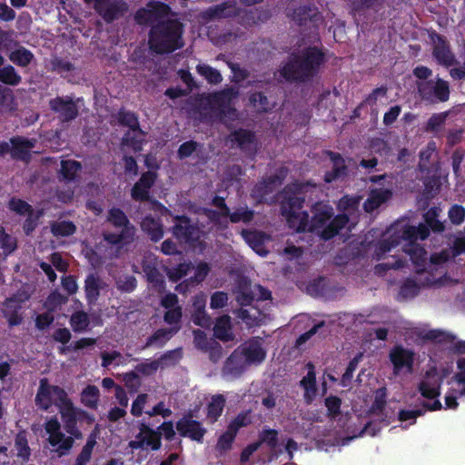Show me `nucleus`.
Wrapping results in <instances>:
<instances>
[{"label":"nucleus","instance_id":"obj_1","mask_svg":"<svg viewBox=\"0 0 465 465\" xmlns=\"http://www.w3.org/2000/svg\"><path fill=\"white\" fill-rule=\"evenodd\" d=\"M325 54L317 46H308L292 54L280 69L281 76L288 83L304 84L318 75Z\"/></svg>","mask_w":465,"mask_h":465},{"label":"nucleus","instance_id":"obj_2","mask_svg":"<svg viewBox=\"0 0 465 465\" xmlns=\"http://www.w3.org/2000/svg\"><path fill=\"white\" fill-rule=\"evenodd\" d=\"M183 24L177 18L167 17L150 28L148 45L156 54H172L184 45Z\"/></svg>","mask_w":465,"mask_h":465},{"label":"nucleus","instance_id":"obj_3","mask_svg":"<svg viewBox=\"0 0 465 465\" xmlns=\"http://www.w3.org/2000/svg\"><path fill=\"white\" fill-rule=\"evenodd\" d=\"M309 186L315 187V184L307 183H293L283 190V199L281 204L282 216L285 217L289 226L297 232H306L309 213L305 211L300 212L304 204L305 196Z\"/></svg>","mask_w":465,"mask_h":465},{"label":"nucleus","instance_id":"obj_4","mask_svg":"<svg viewBox=\"0 0 465 465\" xmlns=\"http://www.w3.org/2000/svg\"><path fill=\"white\" fill-rule=\"evenodd\" d=\"M312 216L308 219L306 231L318 232L320 229V236L324 241L334 238L340 231L346 226L349 217L345 213H340L333 217V208L322 202L315 203L312 207Z\"/></svg>","mask_w":465,"mask_h":465},{"label":"nucleus","instance_id":"obj_5","mask_svg":"<svg viewBox=\"0 0 465 465\" xmlns=\"http://www.w3.org/2000/svg\"><path fill=\"white\" fill-rule=\"evenodd\" d=\"M46 433L49 435L48 442L52 447H56V452L59 457L67 454L73 448L74 439L81 440L83 433L76 428L70 434L65 436L61 430V424L56 416L48 419L44 425Z\"/></svg>","mask_w":465,"mask_h":465},{"label":"nucleus","instance_id":"obj_6","mask_svg":"<svg viewBox=\"0 0 465 465\" xmlns=\"http://www.w3.org/2000/svg\"><path fill=\"white\" fill-rule=\"evenodd\" d=\"M158 173L154 171L143 172L139 180L131 189V198L139 203L150 202L162 214L170 213V211L156 199L151 198V189L154 186Z\"/></svg>","mask_w":465,"mask_h":465},{"label":"nucleus","instance_id":"obj_7","mask_svg":"<svg viewBox=\"0 0 465 465\" xmlns=\"http://www.w3.org/2000/svg\"><path fill=\"white\" fill-rule=\"evenodd\" d=\"M171 13V7L160 1H149L144 7L139 8L134 14V21L139 25L151 27L159 21H163Z\"/></svg>","mask_w":465,"mask_h":465},{"label":"nucleus","instance_id":"obj_8","mask_svg":"<svg viewBox=\"0 0 465 465\" xmlns=\"http://www.w3.org/2000/svg\"><path fill=\"white\" fill-rule=\"evenodd\" d=\"M238 94V89L231 86L208 94L205 100L213 112H216L221 117H223L236 112L235 108L232 106V103Z\"/></svg>","mask_w":465,"mask_h":465},{"label":"nucleus","instance_id":"obj_9","mask_svg":"<svg viewBox=\"0 0 465 465\" xmlns=\"http://www.w3.org/2000/svg\"><path fill=\"white\" fill-rule=\"evenodd\" d=\"M139 432L135 440H130L128 447L132 450L150 449L156 451L162 447V432L151 428L144 420L138 421Z\"/></svg>","mask_w":465,"mask_h":465},{"label":"nucleus","instance_id":"obj_10","mask_svg":"<svg viewBox=\"0 0 465 465\" xmlns=\"http://www.w3.org/2000/svg\"><path fill=\"white\" fill-rule=\"evenodd\" d=\"M417 87L418 94L423 101L444 103L450 98V84L441 78H437L435 82L429 80L418 83Z\"/></svg>","mask_w":465,"mask_h":465},{"label":"nucleus","instance_id":"obj_11","mask_svg":"<svg viewBox=\"0 0 465 465\" xmlns=\"http://www.w3.org/2000/svg\"><path fill=\"white\" fill-rule=\"evenodd\" d=\"M61 393L68 395L62 387L50 385L48 383V380L46 378H43L40 380L39 388L35 395V404L43 411H48L53 404L57 407L61 402Z\"/></svg>","mask_w":465,"mask_h":465},{"label":"nucleus","instance_id":"obj_12","mask_svg":"<svg viewBox=\"0 0 465 465\" xmlns=\"http://www.w3.org/2000/svg\"><path fill=\"white\" fill-rule=\"evenodd\" d=\"M171 232L174 238L181 242L193 243L200 239L198 226L192 223L190 217L185 214L173 216V226Z\"/></svg>","mask_w":465,"mask_h":465},{"label":"nucleus","instance_id":"obj_13","mask_svg":"<svg viewBox=\"0 0 465 465\" xmlns=\"http://www.w3.org/2000/svg\"><path fill=\"white\" fill-rule=\"evenodd\" d=\"M193 411H188L181 419L176 421L175 428L183 438H189L197 442H203L207 430L202 422L193 420Z\"/></svg>","mask_w":465,"mask_h":465},{"label":"nucleus","instance_id":"obj_14","mask_svg":"<svg viewBox=\"0 0 465 465\" xmlns=\"http://www.w3.org/2000/svg\"><path fill=\"white\" fill-rule=\"evenodd\" d=\"M94 4V9L106 23L119 19L127 11V5L123 0H84Z\"/></svg>","mask_w":465,"mask_h":465},{"label":"nucleus","instance_id":"obj_15","mask_svg":"<svg viewBox=\"0 0 465 465\" xmlns=\"http://www.w3.org/2000/svg\"><path fill=\"white\" fill-rule=\"evenodd\" d=\"M445 378L446 375L440 374L433 366L426 371L423 380L418 385V391L426 399H436L440 395V388Z\"/></svg>","mask_w":465,"mask_h":465},{"label":"nucleus","instance_id":"obj_16","mask_svg":"<svg viewBox=\"0 0 465 465\" xmlns=\"http://www.w3.org/2000/svg\"><path fill=\"white\" fill-rule=\"evenodd\" d=\"M430 38L435 43L432 55L439 64L449 68L458 64L456 56L445 36L433 33L430 35Z\"/></svg>","mask_w":465,"mask_h":465},{"label":"nucleus","instance_id":"obj_17","mask_svg":"<svg viewBox=\"0 0 465 465\" xmlns=\"http://www.w3.org/2000/svg\"><path fill=\"white\" fill-rule=\"evenodd\" d=\"M50 109L59 114V118L64 123L74 120L79 110L76 103L72 96H57L49 101Z\"/></svg>","mask_w":465,"mask_h":465},{"label":"nucleus","instance_id":"obj_18","mask_svg":"<svg viewBox=\"0 0 465 465\" xmlns=\"http://www.w3.org/2000/svg\"><path fill=\"white\" fill-rule=\"evenodd\" d=\"M10 143L12 159L27 163L31 159V151L35 147L37 139L15 135L10 138Z\"/></svg>","mask_w":465,"mask_h":465},{"label":"nucleus","instance_id":"obj_19","mask_svg":"<svg viewBox=\"0 0 465 465\" xmlns=\"http://www.w3.org/2000/svg\"><path fill=\"white\" fill-rule=\"evenodd\" d=\"M389 357L393 365L394 374H399L404 368L408 371H412L414 354L411 351L403 348L401 345H396L391 350Z\"/></svg>","mask_w":465,"mask_h":465},{"label":"nucleus","instance_id":"obj_20","mask_svg":"<svg viewBox=\"0 0 465 465\" xmlns=\"http://www.w3.org/2000/svg\"><path fill=\"white\" fill-rule=\"evenodd\" d=\"M242 9L237 5L236 0H226L225 2L209 7L205 11V17L210 20L232 18L239 16Z\"/></svg>","mask_w":465,"mask_h":465},{"label":"nucleus","instance_id":"obj_21","mask_svg":"<svg viewBox=\"0 0 465 465\" xmlns=\"http://www.w3.org/2000/svg\"><path fill=\"white\" fill-rule=\"evenodd\" d=\"M22 300L16 295L6 298L3 302L2 312L6 319L9 327L18 326L23 322V316L20 313L22 310Z\"/></svg>","mask_w":465,"mask_h":465},{"label":"nucleus","instance_id":"obj_22","mask_svg":"<svg viewBox=\"0 0 465 465\" xmlns=\"http://www.w3.org/2000/svg\"><path fill=\"white\" fill-rule=\"evenodd\" d=\"M288 16L298 25H306L308 23H317L321 20V14L313 5H300L292 10Z\"/></svg>","mask_w":465,"mask_h":465},{"label":"nucleus","instance_id":"obj_23","mask_svg":"<svg viewBox=\"0 0 465 465\" xmlns=\"http://www.w3.org/2000/svg\"><path fill=\"white\" fill-rule=\"evenodd\" d=\"M402 251L410 256L416 272L420 273L425 271L428 252L421 244H404Z\"/></svg>","mask_w":465,"mask_h":465},{"label":"nucleus","instance_id":"obj_24","mask_svg":"<svg viewBox=\"0 0 465 465\" xmlns=\"http://www.w3.org/2000/svg\"><path fill=\"white\" fill-rule=\"evenodd\" d=\"M106 286L105 282L96 274L90 273L84 280V292L86 302L94 305L100 296L101 291Z\"/></svg>","mask_w":465,"mask_h":465},{"label":"nucleus","instance_id":"obj_25","mask_svg":"<svg viewBox=\"0 0 465 465\" xmlns=\"http://www.w3.org/2000/svg\"><path fill=\"white\" fill-rule=\"evenodd\" d=\"M242 354L248 364H261L266 358V351L257 340L250 341L242 347Z\"/></svg>","mask_w":465,"mask_h":465},{"label":"nucleus","instance_id":"obj_26","mask_svg":"<svg viewBox=\"0 0 465 465\" xmlns=\"http://www.w3.org/2000/svg\"><path fill=\"white\" fill-rule=\"evenodd\" d=\"M326 153L333 163L332 169L324 174V181L330 183L341 176H345L347 174V166L344 159L339 153L327 151Z\"/></svg>","mask_w":465,"mask_h":465},{"label":"nucleus","instance_id":"obj_27","mask_svg":"<svg viewBox=\"0 0 465 465\" xmlns=\"http://www.w3.org/2000/svg\"><path fill=\"white\" fill-rule=\"evenodd\" d=\"M241 235L248 245L258 254L266 255L267 251L262 252L265 240L268 238L267 234L262 231L242 229Z\"/></svg>","mask_w":465,"mask_h":465},{"label":"nucleus","instance_id":"obj_28","mask_svg":"<svg viewBox=\"0 0 465 465\" xmlns=\"http://www.w3.org/2000/svg\"><path fill=\"white\" fill-rule=\"evenodd\" d=\"M106 222L114 228H121L122 230L128 228L130 232L135 233V227L130 223L125 213L118 207H112L108 210Z\"/></svg>","mask_w":465,"mask_h":465},{"label":"nucleus","instance_id":"obj_29","mask_svg":"<svg viewBox=\"0 0 465 465\" xmlns=\"http://www.w3.org/2000/svg\"><path fill=\"white\" fill-rule=\"evenodd\" d=\"M141 228L154 242L160 241L163 236V224L159 219L153 217L151 214L143 218Z\"/></svg>","mask_w":465,"mask_h":465},{"label":"nucleus","instance_id":"obj_30","mask_svg":"<svg viewBox=\"0 0 465 465\" xmlns=\"http://www.w3.org/2000/svg\"><path fill=\"white\" fill-rule=\"evenodd\" d=\"M282 179L279 175H277V174L271 175L254 185V187L252 190V196L253 198H256V199L262 201L268 194L272 193V191H273L272 186L274 184H276V183L282 184Z\"/></svg>","mask_w":465,"mask_h":465},{"label":"nucleus","instance_id":"obj_31","mask_svg":"<svg viewBox=\"0 0 465 465\" xmlns=\"http://www.w3.org/2000/svg\"><path fill=\"white\" fill-rule=\"evenodd\" d=\"M61 394V402L58 404L57 408L59 409L63 422L65 423L79 420L80 410L74 406V403L68 395H64V393Z\"/></svg>","mask_w":465,"mask_h":465},{"label":"nucleus","instance_id":"obj_32","mask_svg":"<svg viewBox=\"0 0 465 465\" xmlns=\"http://www.w3.org/2000/svg\"><path fill=\"white\" fill-rule=\"evenodd\" d=\"M179 327L176 328H161L156 330L151 336L146 339V342L143 349L156 346L158 348H162L165 345V343L172 338V336L177 332Z\"/></svg>","mask_w":465,"mask_h":465},{"label":"nucleus","instance_id":"obj_33","mask_svg":"<svg viewBox=\"0 0 465 465\" xmlns=\"http://www.w3.org/2000/svg\"><path fill=\"white\" fill-rule=\"evenodd\" d=\"M176 351H168L164 352L158 360H153L151 361H144L135 366V372L141 373L143 376L153 375L157 371L160 367L161 361L172 359Z\"/></svg>","mask_w":465,"mask_h":465},{"label":"nucleus","instance_id":"obj_34","mask_svg":"<svg viewBox=\"0 0 465 465\" xmlns=\"http://www.w3.org/2000/svg\"><path fill=\"white\" fill-rule=\"evenodd\" d=\"M213 335L215 338L223 341H229L232 340L231 332V318L228 315H223L217 318L213 327Z\"/></svg>","mask_w":465,"mask_h":465},{"label":"nucleus","instance_id":"obj_35","mask_svg":"<svg viewBox=\"0 0 465 465\" xmlns=\"http://www.w3.org/2000/svg\"><path fill=\"white\" fill-rule=\"evenodd\" d=\"M117 119L120 125L128 127L132 132H138L140 134H143L140 127L139 118L135 113L122 108L118 112Z\"/></svg>","mask_w":465,"mask_h":465},{"label":"nucleus","instance_id":"obj_36","mask_svg":"<svg viewBox=\"0 0 465 465\" xmlns=\"http://www.w3.org/2000/svg\"><path fill=\"white\" fill-rule=\"evenodd\" d=\"M82 171V164L75 160H62L60 174L61 180L65 182H73Z\"/></svg>","mask_w":465,"mask_h":465},{"label":"nucleus","instance_id":"obj_37","mask_svg":"<svg viewBox=\"0 0 465 465\" xmlns=\"http://www.w3.org/2000/svg\"><path fill=\"white\" fill-rule=\"evenodd\" d=\"M230 140L237 143L241 150H245L255 142V134L252 131L239 128L231 133Z\"/></svg>","mask_w":465,"mask_h":465},{"label":"nucleus","instance_id":"obj_38","mask_svg":"<svg viewBox=\"0 0 465 465\" xmlns=\"http://www.w3.org/2000/svg\"><path fill=\"white\" fill-rule=\"evenodd\" d=\"M437 153V144L435 141H430L426 146L420 150L419 153L418 169L421 173H429L430 168L429 166L432 156Z\"/></svg>","mask_w":465,"mask_h":465},{"label":"nucleus","instance_id":"obj_39","mask_svg":"<svg viewBox=\"0 0 465 465\" xmlns=\"http://www.w3.org/2000/svg\"><path fill=\"white\" fill-rule=\"evenodd\" d=\"M440 208L437 206L430 207L424 214L423 219L425 224L435 233H441L445 231L444 223L440 222L438 217Z\"/></svg>","mask_w":465,"mask_h":465},{"label":"nucleus","instance_id":"obj_40","mask_svg":"<svg viewBox=\"0 0 465 465\" xmlns=\"http://www.w3.org/2000/svg\"><path fill=\"white\" fill-rule=\"evenodd\" d=\"M399 246L397 238L394 237L393 233L389 237L382 239L377 242L375 245V250L373 253V258L377 261L386 259L387 253H389L392 249Z\"/></svg>","mask_w":465,"mask_h":465},{"label":"nucleus","instance_id":"obj_41","mask_svg":"<svg viewBox=\"0 0 465 465\" xmlns=\"http://www.w3.org/2000/svg\"><path fill=\"white\" fill-rule=\"evenodd\" d=\"M72 330L76 333L86 331L90 326V318L84 311H75L69 320Z\"/></svg>","mask_w":465,"mask_h":465},{"label":"nucleus","instance_id":"obj_42","mask_svg":"<svg viewBox=\"0 0 465 465\" xmlns=\"http://www.w3.org/2000/svg\"><path fill=\"white\" fill-rule=\"evenodd\" d=\"M423 184H424L423 196L427 200L433 199L440 192L441 178L440 175H438L436 173H434L432 175H428L425 177Z\"/></svg>","mask_w":465,"mask_h":465},{"label":"nucleus","instance_id":"obj_43","mask_svg":"<svg viewBox=\"0 0 465 465\" xmlns=\"http://www.w3.org/2000/svg\"><path fill=\"white\" fill-rule=\"evenodd\" d=\"M134 234L135 233L130 232V230L127 228L121 230L119 233L110 232H104L103 237L107 243L116 246L132 242L134 239Z\"/></svg>","mask_w":465,"mask_h":465},{"label":"nucleus","instance_id":"obj_44","mask_svg":"<svg viewBox=\"0 0 465 465\" xmlns=\"http://www.w3.org/2000/svg\"><path fill=\"white\" fill-rule=\"evenodd\" d=\"M225 405V398L222 394L214 395L207 405V417L212 423L218 420Z\"/></svg>","mask_w":465,"mask_h":465},{"label":"nucleus","instance_id":"obj_45","mask_svg":"<svg viewBox=\"0 0 465 465\" xmlns=\"http://www.w3.org/2000/svg\"><path fill=\"white\" fill-rule=\"evenodd\" d=\"M34 54L24 46H19L9 54L10 61L21 67L28 66L34 60Z\"/></svg>","mask_w":465,"mask_h":465},{"label":"nucleus","instance_id":"obj_46","mask_svg":"<svg viewBox=\"0 0 465 465\" xmlns=\"http://www.w3.org/2000/svg\"><path fill=\"white\" fill-rule=\"evenodd\" d=\"M308 372L307 374L301 380L300 385L305 391L304 397L306 399L311 400L309 397L310 392L315 394L317 387H316V374L314 371V365L312 362L307 363Z\"/></svg>","mask_w":465,"mask_h":465},{"label":"nucleus","instance_id":"obj_47","mask_svg":"<svg viewBox=\"0 0 465 465\" xmlns=\"http://www.w3.org/2000/svg\"><path fill=\"white\" fill-rule=\"evenodd\" d=\"M15 447L17 450V456L24 461H27L31 456V449L28 445L27 433L25 430H20L15 438Z\"/></svg>","mask_w":465,"mask_h":465},{"label":"nucleus","instance_id":"obj_48","mask_svg":"<svg viewBox=\"0 0 465 465\" xmlns=\"http://www.w3.org/2000/svg\"><path fill=\"white\" fill-rule=\"evenodd\" d=\"M100 397L99 389L95 385H87L82 391V403L90 409H96Z\"/></svg>","mask_w":465,"mask_h":465},{"label":"nucleus","instance_id":"obj_49","mask_svg":"<svg viewBox=\"0 0 465 465\" xmlns=\"http://www.w3.org/2000/svg\"><path fill=\"white\" fill-rule=\"evenodd\" d=\"M51 232L56 237H68L75 233L76 226L71 221H58L51 223Z\"/></svg>","mask_w":465,"mask_h":465},{"label":"nucleus","instance_id":"obj_50","mask_svg":"<svg viewBox=\"0 0 465 465\" xmlns=\"http://www.w3.org/2000/svg\"><path fill=\"white\" fill-rule=\"evenodd\" d=\"M22 81L21 75L11 64L2 66L0 69V82L11 86L18 85Z\"/></svg>","mask_w":465,"mask_h":465},{"label":"nucleus","instance_id":"obj_51","mask_svg":"<svg viewBox=\"0 0 465 465\" xmlns=\"http://www.w3.org/2000/svg\"><path fill=\"white\" fill-rule=\"evenodd\" d=\"M143 270L149 283L156 288H164L163 277L154 264H143Z\"/></svg>","mask_w":465,"mask_h":465},{"label":"nucleus","instance_id":"obj_52","mask_svg":"<svg viewBox=\"0 0 465 465\" xmlns=\"http://www.w3.org/2000/svg\"><path fill=\"white\" fill-rule=\"evenodd\" d=\"M395 238H397L398 244L401 242H405L404 244H419L417 242L416 232L413 225H404L400 230L393 232Z\"/></svg>","mask_w":465,"mask_h":465},{"label":"nucleus","instance_id":"obj_53","mask_svg":"<svg viewBox=\"0 0 465 465\" xmlns=\"http://www.w3.org/2000/svg\"><path fill=\"white\" fill-rule=\"evenodd\" d=\"M386 397L387 389L385 387H381L375 391L374 401L369 410L371 414L380 415L383 412L387 403Z\"/></svg>","mask_w":465,"mask_h":465},{"label":"nucleus","instance_id":"obj_54","mask_svg":"<svg viewBox=\"0 0 465 465\" xmlns=\"http://www.w3.org/2000/svg\"><path fill=\"white\" fill-rule=\"evenodd\" d=\"M196 70L197 73L204 77L209 84H217L223 81L221 73L208 64H198Z\"/></svg>","mask_w":465,"mask_h":465},{"label":"nucleus","instance_id":"obj_55","mask_svg":"<svg viewBox=\"0 0 465 465\" xmlns=\"http://www.w3.org/2000/svg\"><path fill=\"white\" fill-rule=\"evenodd\" d=\"M251 423L252 417L250 415V411H241L230 421L227 429L236 436L240 429L247 427Z\"/></svg>","mask_w":465,"mask_h":465},{"label":"nucleus","instance_id":"obj_56","mask_svg":"<svg viewBox=\"0 0 465 465\" xmlns=\"http://www.w3.org/2000/svg\"><path fill=\"white\" fill-rule=\"evenodd\" d=\"M145 133L140 134L138 132L128 130L123 138V143L132 147L134 152L138 153L142 150L144 142Z\"/></svg>","mask_w":465,"mask_h":465},{"label":"nucleus","instance_id":"obj_57","mask_svg":"<svg viewBox=\"0 0 465 465\" xmlns=\"http://www.w3.org/2000/svg\"><path fill=\"white\" fill-rule=\"evenodd\" d=\"M341 399L338 396L330 395L325 398L324 405L327 409V417L335 419L341 414Z\"/></svg>","mask_w":465,"mask_h":465},{"label":"nucleus","instance_id":"obj_58","mask_svg":"<svg viewBox=\"0 0 465 465\" xmlns=\"http://www.w3.org/2000/svg\"><path fill=\"white\" fill-rule=\"evenodd\" d=\"M0 248L5 254H11L17 248L16 239L8 234L3 226H0Z\"/></svg>","mask_w":465,"mask_h":465},{"label":"nucleus","instance_id":"obj_59","mask_svg":"<svg viewBox=\"0 0 465 465\" xmlns=\"http://www.w3.org/2000/svg\"><path fill=\"white\" fill-rule=\"evenodd\" d=\"M392 195L389 189H373L370 193L368 202L372 204V208H377L387 202Z\"/></svg>","mask_w":465,"mask_h":465},{"label":"nucleus","instance_id":"obj_60","mask_svg":"<svg viewBox=\"0 0 465 465\" xmlns=\"http://www.w3.org/2000/svg\"><path fill=\"white\" fill-rule=\"evenodd\" d=\"M244 371L242 363L237 360V357L232 353L225 361L223 365V372L234 377L240 376Z\"/></svg>","mask_w":465,"mask_h":465},{"label":"nucleus","instance_id":"obj_61","mask_svg":"<svg viewBox=\"0 0 465 465\" xmlns=\"http://www.w3.org/2000/svg\"><path fill=\"white\" fill-rule=\"evenodd\" d=\"M254 218V211L248 209L247 206L239 207L230 215V221L232 223H238L242 222L244 223H249Z\"/></svg>","mask_w":465,"mask_h":465},{"label":"nucleus","instance_id":"obj_62","mask_svg":"<svg viewBox=\"0 0 465 465\" xmlns=\"http://www.w3.org/2000/svg\"><path fill=\"white\" fill-rule=\"evenodd\" d=\"M123 381L127 388L130 394H134L138 391L142 385L141 379L134 371H131L123 374Z\"/></svg>","mask_w":465,"mask_h":465},{"label":"nucleus","instance_id":"obj_63","mask_svg":"<svg viewBox=\"0 0 465 465\" xmlns=\"http://www.w3.org/2000/svg\"><path fill=\"white\" fill-rule=\"evenodd\" d=\"M249 101L259 112L266 113L272 109L267 96L262 92L251 94Z\"/></svg>","mask_w":465,"mask_h":465},{"label":"nucleus","instance_id":"obj_64","mask_svg":"<svg viewBox=\"0 0 465 465\" xmlns=\"http://www.w3.org/2000/svg\"><path fill=\"white\" fill-rule=\"evenodd\" d=\"M448 217L453 225H460L465 221V207L455 203L448 211Z\"/></svg>","mask_w":465,"mask_h":465}]
</instances>
